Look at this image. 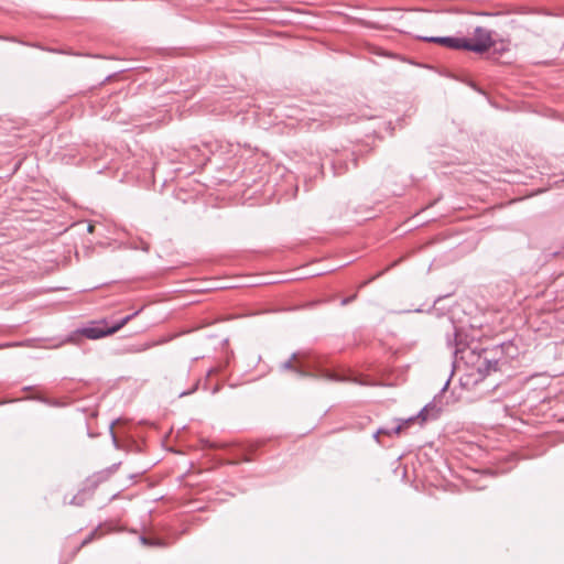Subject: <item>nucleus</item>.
Listing matches in <instances>:
<instances>
[{
  "label": "nucleus",
  "instance_id": "nucleus-12",
  "mask_svg": "<svg viewBox=\"0 0 564 564\" xmlns=\"http://www.w3.org/2000/svg\"><path fill=\"white\" fill-rule=\"evenodd\" d=\"M448 383H449V380H447V381L445 382V386H444L443 390H445V389L447 388Z\"/></svg>",
  "mask_w": 564,
  "mask_h": 564
},
{
  "label": "nucleus",
  "instance_id": "nucleus-11",
  "mask_svg": "<svg viewBox=\"0 0 564 564\" xmlns=\"http://www.w3.org/2000/svg\"><path fill=\"white\" fill-rule=\"evenodd\" d=\"M141 541L144 543V544H148V540L145 538H141Z\"/></svg>",
  "mask_w": 564,
  "mask_h": 564
},
{
  "label": "nucleus",
  "instance_id": "nucleus-6",
  "mask_svg": "<svg viewBox=\"0 0 564 564\" xmlns=\"http://www.w3.org/2000/svg\"><path fill=\"white\" fill-rule=\"evenodd\" d=\"M118 465L115 464L111 467L100 470L96 474H94L89 479L88 482L91 484L93 487H97L100 482H104L109 479V477L116 471Z\"/></svg>",
  "mask_w": 564,
  "mask_h": 564
},
{
  "label": "nucleus",
  "instance_id": "nucleus-10",
  "mask_svg": "<svg viewBox=\"0 0 564 564\" xmlns=\"http://www.w3.org/2000/svg\"><path fill=\"white\" fill-rule=\"evenodd\" d=\"M93 535H94V533H91V534L89 535V538H87L86 540H84L82 544H83V545L87 544V543L91 540Z\"/></svg>",
  "mask_w": 564,
  "mask_h": 564
},
{
  "label": "nucleus",
  "instance_id": "nucleus-5",
  "mask_svg": "<svg viewBox=\"0 0 564 564\" xmlns=\"http://www.w3.org/2000/svg\"><path fill=\"white\" fill-rule=\"evenodd\" d=\"M484 354H485V357L478 366V371L481 376L485 377V376H488L489 373H491L492 371L498 370V360L495 357L489 358L488 357L489 351L487 349L484 350Z\"/></svg>",
  "mask_w": 564,
  "mask_h": 564
},
{
  "label": "nucleus",
  "instance_id": "nucleus-9",
  "mask_svg": "<svg viewBox=\"0 0 564 564\" xmlns=\"http://www.w3.org/2000/svg\"><path fill=\"white\" fill-rule=\"evenodd\" d=\"M355 296H351V297H346L341 301V305H346L348 303H350L352 300H354Z\"/></svg>",
  "mask_w": 564,
  "mask_h": 564
},
{
  "label": "nucleus",
  "instance_id": "nucleus-2",
  "mask_svg": "<svg viewBox=\"0 0 564 564\" xmlns=\"http://www.w3.org/2000/svg\"><path fill=\"white\" fill-rule=\"evenodd\" d=\"M492 31L482 26H477L474 30L471 40L464 37L463 47L466 51L482 54L495 45L496 42L492 37Z\"/></svg>",
  "mask_w": 564,
  "mask_h": 564
},
{
  "label": "nucleus",
  "instance_id": "nucleus-7",
  "mask_svg": "<svg viewBox=\"0 0 564 564\" xmlns=\"http://www.w3.org/2000/svg\"><path fill=\"white\" fill-rule=\"evenodd\" d=\"M283 370L294 371L300 377L307 376L306 371L303 370L302 365L297 362V355L293 354L291 358L281 365Z\"/></svg>",
  "mask_w": 564,
  "mask_h": 564
},
{
  "label": "nucleus",
  "instance_id": "nucleus-1",
  "mask_svg": "<svg viewBox=\"0 0 564 564\" xmlns=\"http://www.w3.org/2000/svg\"><path fill=\"white\" fill-rule=\"evenodd\" d=\"M138 314L139 311L134 312L133 314L127 315L110 327L107 326L106 321L93 322L88 326L77 329L75 332V335H82L88 339H99L108 335L115 334Z\"/></svg>",
  "mask_w": 564,
  "mask_h": 564
},
{
  "label": "nucleus",
  "instance_id": "nucleus-8",
  "mask_svg": "<svg viewBox=\"0 0 564 564\" xmlns=\"http://www.w3.org/2000/svg\"><path fill=\"white\" fill-rule=\"evenodd\" d=\"M380 435H388V436H392V431H391V429H386V427L379 429V430L375 433V435H373V437H375V440H376L377 442H380V441H379V436H380Z\"/></svg>",
  "mask_w": 564,
  "mask_h": 564
},
{
  "label": "nucleus",
  "instance_id": "nucleus-4",
  "mask_svg": "<svg viewBox=\"0 0 564 564\" xmlns=\"http://www.w3.org/2000/svg\"><path fill=\"white\" fill-rule=\"evenodd\" d=\"M419 39L441 44L447 48L451 50H464V37H456V36H417Z\"/></svg>",
  "mask_w": 564,
  "mask_h": 564
},
{
  "label": "nucleus",
  "instance_id": "nucleus-3",
  "mask_svg": "<svg viewBox=\"0 0 564 564\" xmlns=\"http://www.w3.org/2000/svg\"><path fill=\"white\" fill-rule=\"evenodd\" d=\"M440 413H441V408L437 404H435L434 402H431V403L426 404L419 412L416 417L412 416V417L403 421L402 423H399L397 426L392 427L391 429L392 436L393 435H399L404 426H406L410 423L414 422L416 419H420L421 422L424 423L427 420H434V419L438 417Z\"/></svg>",
  "mask_w": 564,
  "mask_h": 564
}]
</instances>
